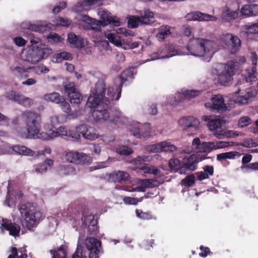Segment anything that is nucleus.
<instances>
[{
  "instance_id": "obj_1",
  "label": "nucleus",
  "mask_w": 258,
  "mask_h": 258,
  "mask_svg": "<svg viewBox=\"0 0 258 258\" xmlns=\"http://www.w3.org/2000/svg\"><path fill=\"white\" fill-rule=\"evenodd\" d=\"M120 82L119 85L115 88L108 87L106 92V84L103 81H99L95 85V89L93 92V95H90L86 103V105L93 106V104L96 105V102H102L106 104V102L111 103L114 100H118L121 96V88L123 83L126 79L120 76Z\"/></svg>"
},
{
  "instance_id": "obj_2",
  "label": "nucleus",
  "mask_w": 258,
  "mask_h": 258,
  "mask_svg": "<svg viewBox=\"0 0 258 258\" xmlns=\"http://www.w3.org/2000/svg\"><path fill=\"white\" fill-rule=\"evenodd\" d=\"M26 124L27 133L26 138L47 140L48 134L40 132L41 128V116L32 111H25L22 114Z\"/></svg>"
},
{
  "instance_id": "obj_3",
  "label": "nucleus",
  "mask_w": 258,
  "mask_h": 258,
  "mask_svg": "<svg viewBox=\"0 0 258 258\" xmlns=\"http://www.w3.org/2000/svg\"><path fill=\"white\" fill-rule=\"evenodd\" d=\"M213 41L201 38L190 39L187 45V49L192 55L203 57L206 61H209L213 55Z\"/></svg>"
},
{
  "instance_id": "obj_4",
  "label": "nucleus",
  "mask_w": 258,
  "mask_h": 258,
  "mask_svg": "<svg viewBox=\"0 0 258 258\" xmlns=\"http://www.w3.org/2000/svg\"><path fill=\"white\" fill-rule=\"evenodd\" d=\"M87 250L78 244L71 258H99L103 253L101 242L97 238L89 237L86 239Z\"/></svg>"
},
{
  "instance_id": "obj_5",
  "label": "nucleus",
  "mask_w": 258,
  "mask_h": 258,
  "mask_svg": "<svg viewBox=\"0 0 258 258\" xmlns=\"http://www.w3.org/2000/svg\"><path fill=\"white\" fill-rule=\"evenodd\" d=\"M19 210L24 218L25 224L28 229L36 227L44 219L41 212L32 203H27L20 205Z\"/></svg>"
},
{
  "instance_id": "obj_6",
  "label": "nucleus",
  "mask_w": 258,
  "mask_h": 258,
  "mask_svg": "<svg viewBox=\"0 0 258 258\" xmlns=\"http://www.w3.org/2000/svg\"><path fill=\"white\" fill-rule=\"evenodd\" d=\"M238 66L237 62L229 61L224 66L223 70L218 73V82L222 85L228 86L232 83Z\"/></svg>"
},
{
  "instance_id": "obj_7",
  "label": "nucleus",
  "mask_w": 258,
  "mask_h": 258,
  "mask_svg": "<svg viewBox=\"0 0 258 258\" xmlns=\"http://www.w3.org/2000/svg\"><path fill=\"white\" fill-rule=\"evenodd\" d=\"M203 121L207 122L209 129L214 132V135L219 139H222L226 136V132L223 130L222 126L223 120L217 116L212 115H204L202 117Z\"/></svg>"
},
{
  "instance_id": "obj_8",
  "label": "nucleus",
  "mask_w": 258,
  "mask_h": 258,
  "mask_svg": "<svg viewBox=\"0 0 258 258\" xmlns=\"http://www.w3.org/2000/svg\"><path fill=\"white\" fill-rule=\"evenodd\" d=\"M97 104L91 106L87 105L88 107L93 109L92 116L96 121L106 120L110 117L108 109L110 108L111 103L96 102ZM94 105V104H93Z\"/></svg>"
},
{
  "instance_id": "obj_9",
  "label": "nucleus",
  "mask_w": 258,
  "mask_h": 258,
  "mask_svg": "<svg viewBox=\"0 0 258 258\" xmlns=\"http://www.w3.org/2000/svg\"><path fill=\"white\" fill-rule=\"evenodd\" d=\"M64 89L72 106L79 107L83 98L82 94L77 90L75 83H68L64 86Z\"/></svg>"
},
{
  "instance_id": "obj_10",
  "label": "nucleus",
  "mask_w": 258,
  "mask_h": 258,
  "mask_svg": "<svg viewBox=\"0 0 258 258\" xmlns=\"http://www.w3.org/2000/svg\"><path fill=\"white\" fill-rule=\"evenodd\" d=\"M200 160L196 154L185 156L181 161L180 174L185 173L187 171L191 172L196 170Z\"/></svg>"
},
{
  "instance_id": "obj_11",
  "label": "nucleus",
  "mask_w": 258,
  "mask_h": 258,
  "mask_svg": "<svg viewBox=\"0 0 258 258\" xmlns=\"http://www.w3.org/2000/svg\"><path fill=\"white\" fill-rule=\"evenodd\" d=\"M205 106L212 111H216L219 113H222L226 111L227 109L223 96L219 94L212 97L211 102L206 103Z\"/></svg>"
},
{
  "instance_id": "obj_12",
  "label": "nucleus",
  "mask_w": 258,
  "mask_h": 258,
  "mask_svg": "<svg viewBox=\"0 0 258 258\" xmlns=\"http://www.w3.org/2000/svg\"><path fill=\"white\" fill-rule=\"evenodd\" d=\"M148 156H138L135 158L133 162L135 164H139L140 167L138 168L143 171L145 173L153 174L155 176H160L161 171L157 168H155L152 165L148 164H143L145 161H148Z\"/></svg>"
},
{
  "instance_id": "obj_13",
  "label": "nucleus",
  "mask_w": 258,
  "mask_h": 258,
  "mask_svg": "<svg viewBox=\"0 0 258 258\" xmlns=\"http://www.w3.org/2000/svg\"><path fill=\"white\" fill-rule=\"evenodd\" d=\"M6 97L25 107H29L33 104V100L32 99L25 97L24 95L14 91L7 92Z\"/></svg>"
},
{
  "instance_id": "obj_14",
  "label": "nucleus",
  "mask_w": 258,
  "mask_h": 258,
  "mask_svg": "<svg viewBox=\"0 0 258 258\" xmlns=\"http://www.w3.org/2000/svg\"><path fill=\"white\" fill-rule=\"evenodd\" d=\"M223 42L230 50L231 53H236L241 46V40L236 36L227 33L222 38Z\"/></svg>"
},
{
  "instance_id": "obj_15",
  "label": "nucleus",
  "mask_w": 258,
  "mask_h": 258,
  "mask_svg": "<svg viewBox=\"0 0 258 258\" xmlns=\"http://www.w3.org/2000/svg\"><path fill=\"white\" fill-rule=\"evenodd\" d=\"M88 158L89 157L86 154L78 152L70 151L66 154V159L68 162L76 164L89 163V161L87 160Z\"/></svg>"
},
{
  "instance_id": "obj_16",
  "label": "nucleus",
  "mask_w": 258,
  "mask_h": 258,
  "mask_svg": "<svg viewBox=\"0 0 258 258\" xmlns=\"http://www.w3.org/2000/svg\"><path fill=\"white\" fill-rule=\"evenodd\" d=\"M187 21H215L217 18L214 16L202 13L201 12L196 11L188 13L185 16Z\"/></svg>"
},
{
  "instance_id": "obj_17",
  "label": "nucleus",
  "mask_w": 258,
  "mask_h": 258,
  "mask_svg": "<svg viewBox=\"0 0 258 258\" xmlns=\"http://www.w3.org/2000/svg\"><path fill=\"white\" fill-rule=\"evenodd\" d=\"M1 228H4L9 232L10 235L16 237L18 236L20 233L21 228L20 226L15 223H12L10 219L3 218Z\"/></svg>"
},
{
  "instance_id": "obj_18",
  "label": "nucleus",
  "mask_w": 258,
  "mask_h": 258,
  "mask_svg": "<svg viewBox=\"0 0 258 258\" xmlns=\"http://www.w3.org/2000/svg\"><path fill=\"white\" fill-rule=\"evenodd\" d=\"M77 131L82 134V136L86 139L95 140L99 137V135L95 132V130L91 127H88L86 124H82L77 127Z\"/></svg>"
},
{
  "instance_id": "obj_19",
  "label": "nucleus",
  "mask_w": 258,
  "mask_h": 258,
  "mask_svg": "<svg viewBox=\"0 0 258 258\" xmlns=\"http://www.w3.org/2000/svg\"><path fill=\"white\" fill-rule=\"evenodd\" d=\"M81 220L83 224L87 225L88 221H89V224L88 225V232L90 235H95L98 231V227L97 225V221L94 220V217L92 215L85 216L84 213L82 214Z\"/></svg>"
},
{
  "instance_id": "obj_20",
  "label": "nucleus",
  "mask_w": 258,
  "mask_h": 258,
  "mask_svg": "<svg viewBox=\"0 0 258 258\" xmlns=\"http://www.w3.org/2000/svg\"><path fill=\"white\" fill-rule=\"evenodd\" d=\"M241 90H239L237 93L241 94L237 98V102L240 104H246L250 101L252 98H254L256 95L255 89L252 88H248L245 90L244 93H240Z\"/></svg>"
},
{
  "instance_id": "obj_21",
  "label": "nucleus",
  "mask_w": 258,
  "mask_h": 258,
  "mask_svg": "<svg viewBox=\"0 0 258 258\" xmlns=\"http://www.w3.org/2000/svg\"><path fill=\"white\" fill-rule=\"evenodd\" d=\"M129 176L127 172L118 170L109 174L108 179L111 182L122 183L128 180Z\"/></svg>"
},
{
  "instance_id": "obj_22",
  "label": "nucleus",
  "mask_w": 258,
  "mask_h": 258,
  "mask_svg": "<svg viewBox=\"0 0 258 258\" xmlns=\"http://www.w3.org/2000/svg\"><path fill=\"white\" fill-rule=\"evenodd\" d=\"M179 123L182 126L183 130L191 128L192 131H195L198 128L199 122L194 117L188 116L180 119Z\"/></svg>"
},
{
  "instance_id": "obj_23",
  "label": "nucleus",
  "mask_w": 258,
  "mask_h": 258,
  "mask_svg": "<svg viewBox=\"0 0 258 258\" xmlns=\"http://www.w3.org/2000/svg\"><path fill=\"white\" fill-rule=\"evenodd\" d=\"M68 41L72 47L82 48L85 47V40L74 33H70L68 35Z\"/></svg>"
},
{
  "instance_id": "obj_24",
  "label": "nucleus",
  "mask_w": 258,
  "mask_h": 258,
  "mask_svg": "<svg viewBox=\"0 0 258 258\" xmlns=\"http://www.w3.org/2000/svg\"><path fill=\"white\" fill-rule=\"evenodd\" d=\"M140 15L142 24L150 25L155 22L154 14L149 9L141 11Z\"/></svg>"
},
{
  "instance_id": "obj_25",
  "label": "nucleus",
  "mask_w": 258,
  "mask_h": 258,
  "mask_svg": "<svg viewBox=\"0 0 258 258\" xmlns=\"http://www.w3.org/2000/svg\"><path fill=\"white\" fill-rule=\"evenodd\" d=\"M146 126H142L141 127L139 126L134 127L131 130L130 133L138 139L149 137L150 136V131L149 130H146Z\"/></svg>"
},
{
  "instance_id": "obj_26",
  "label": "nucleus",
  "mask_w": 258,
  "mask_h": 258,
  "mask_svg": "<svg viewBox=\"0 0 258 258\" xmlns=\"http://www.w3.org/2000/svg\"><path fill=\"white\" fill-rule=\"evenodd\" d=\"M241 13L243 15L247 17L257 16L258 15V5H246L241 9Z\"/></svg>"
},
{
  "instance_id": "obj_27",
  "label": "nucleus",
  "mask_w": 258,
  "mask_h": 258,
  "mask_svg": "<svg viewBox=\"0 0 258 258\" xmlns=\"http://www.w3.org/2000/svg\"><path fill=\"white\" fill-rule=\"evenodd\" d=\"M35 47L37 49L38 54H39L40 61L47 58L52 53V49L44 44L41 43Z\"/></svg>"
},
{
  "instance_id": "obj_28",
  "label": "nucleus",
  "mask_w": 258,
  "mask_h": 258,
  "mask_svg": "<svg viewBox=\"0 0 258 258\" xmlns=\"http://www.w3.org/2000/svg\"><path fill=\"white\" fill-rule=\"evenodd\" d=\"M26 60L32 64L37 63L40 61L35 46H32L27 51L26 54Z\"/></svg>"
},
{
  "instance_id": "obj_29",
  "label": "nucleus",
  "mask_w": 258,
  "mask_h": 258,
  "mask_svg": "<svg viewBox=\"0 0 258 258\" xmlns=\"http://www.w3.org/2000/svg\"><path fill=\"white\" fill-rule=\"evenodd\" d=\"M100 13L102 22H104L106 24L107 23L115 26H119L120 25L119 20L109 15L107 11L102 10Z\"/></svg>"
},
{
  "instance_id": "obj_30",
  "label": "nucleus",
  "mask_w": 258,
  "mask_h": 258,
  "mask_svg": "<svg viewBox=\"0 0 258 258\" xmlns=\"http://www.w3.org/2000/svg\"><path fill=\"white\" fill-rule=\"evenodd\" d=\"M170 34V26L163 25L158 28L156 37L159 41H163Z\"/></svg>"
},
{
  "instance_id": "obj_31",
  "label": "nucleus",
  "mask_w": 258,
  "mask_h": 258,
  "mask_svg": "<svg viewBox=\"0 0 258 258\" xmlns=\"http://www.w3.org/2000/svg\"><path fill=\"white\" fill-rule=\"evenodd\" d=\"M33 69L32 67H24L23 66H19L14 68H11L12 72L15 75L25 78L28 77V75L26 73H29Z\"/></svg>"
},
{
  "instance_id": "obj_32",
  "label": "nucleus",
  "mask_w": 258,
  "mask_h": 258,
  "mask_svg": "<svg viewBox=\"0 0 258 258\" xmlns=\"http://www.w3.org/2000/svg\"><path fill=\"white\" fill-rule=\"evenodd\" d=\"M242 33L247 37L250 35L258 34V22L251 25H245L242 27Z\"/></svg>"
},
{
  "instance_id": "obj_33",
  "label": "nucleus",
  "mask_w": 258,
  "mask_h": 258,
  "mask_svg": "<svg viewBox=\"0 0 258 258\" xmlns=\"http://www.w3.org/2000/svg\"><path fill=\"white\" fill-rule=\"evenodd\" d=\"M256 75V69L254 67H252L251 69L246 70L244 73L242 74V76L246 82L252 83L257 80Z\"/></svg>"
},
{
  "instance_id": "obj_34",
  "label": "nucleus",
  "mask_w": 258,
  "mask_h": 258,
  "mask_svg": "<svg viewBox=\"0 0 258 258\" xmlns=\"http://www.w3.org/2000/svg\"><path fill=\"white\" fill-rule=\"evenodd\" d=\"M12 149L16 153L25 156H33L35 152L32 150L27 148L24 146L19 145H14L12 147Z\"/></svg>"
},
{
  "instance_id": "obj_35",
  "label": "nucleus",
  "mask_w": 258,
  "mask_h": 258,
  "mask_svg": "<svg viewBox=\"0 0 258 258\" xmlns=\"http://www.w3.org/2000/svg\"><path fill=\"white\" fill-rule=\"evenodd\" d=\"M241 154L237 151H232L219 154L217 155V160L219 161H222L224 160L229 159H233L236 157L239 158Z\"/></svg>"
},
{
  "instance_id": "obj_36",
  "label": "nucleus",
  "mask_w": 258,
  "mask_h": 258,
  "mask_svg": "<svg viewBox=\"0 0 258 258\" xmlns=\"http://www.w3.org/2000/svg\"><path fill=\"white\" fill-rule=\"evenodd\" d=\"M44 98L47 101H50L56 104H59L63 99V96L57 92L46 94L44 95Z\"/></svg>"
},
{
  "instance_id": "obj_37",
  "label": "nucleus",
  "mask_w": 258,
  "mask_h": 258,
  "mask_svg": "<svg viewBox=\"0 0 258 258\" xmlns=\"http://www.w3.org/2000/svg\"><path fill=\"white\" fill-rule=\"evenodd\" d=\"M4 204L9 207H12L13 206L15 205V200L13 198V192L11 190L10 183H9L7 187V194Z\"/></svg>"
},
{
  "instance_id": "obj_38",
  "label": "nucleus",
  "mask_w": 258,
  "mask_h": 258,
  "mask_svg": "<svg viewBox=\"0 0 258 258\" xmlns=\"http://www.w3.org/2000/svg\"><path fill=\"white\" fill-rule=\"evenodd\" d=\"M168 165L171 170L180 173L181 161L177 158L171 159L169 161Z\"/></svg>"
},
{
  "instance_id": "obj_39",
  "label": "nucleus",
  "mask_w": 258,
  "mask_h": 258,
  "mask_svg": "<svg viewBox=\"0 0 258 258\" xmlns=\"http://www.w3.org/2000/svg\"><path fill=\"white\" fill-rule=\"evenodd\" d=\"M50 253L52 254V258H66L67 252L63 245H61L57 250H50Z\"/></svg>"
},
{
  "instance_id": "obj_40",
  "label": "nucleus",
  "mask_w": 258,
  "mask_h": 258,
  "mask_svg": "<svg viewBox=\"0 0 258 258\" xmlns=\"http://www.w3.org/2000/svg\"><path fill=\"white\" fill-rule=\"evenodd\" d=\"M83 20L91 25L94 26H101L104 27L106 25V24L104 22H102L100 20H97L95 19H92L87 15H84L83 16Z\"/></svg>"
},
{
  "instance_id": "obj_41",
  "label": "nucleus",
  "mask_w": 258,
  "mask_h": 258,
  "mask_svg": "<svg viewBox=\"0 0 258 258\" xmlns=\"http://www.w3.org/2000/svg\"><path fill=\"white\" fill-rule=\"evenodd\" d=\"M59 132L52 131L50 135H48L47 139H48L49 138L52 139L54 137H58L59 135L68 137L70 130H68L67 128L65 126H60L59 127Z\"/></svg>"
},
{
  "instance_id": "obj_42",
  "label": "nucleus",
  "mask_w": 258,
  "mask_h": 258,
  "mask_svg": "<svg viewBox=\"0 0 258 258\" xmlns=\"http://www.w3.org/2000/svg\"><path fill=\"white\" fill-rule=\"evenodd\" d=\"M159 185L157 180L154 179H146L142 181V185L145 187L153 188Z\"/></svg>"
},
{
  "instance_id": "obj_43",
  "label": "nucleus",
  "mask_w": 258,
  "mask_h": 258,
  "mask_svg": "<svg viewBox=\"0 0 258 258\" xmlns=\"http://www.w3.org/2000/svg\"><path fill=\"white\" fill-rule=\"evenodd\" d=\"M108 40L112 44H114L117 46L121 45V41L120 39V37L113 33H109L107 36Z\"/></svg>"
},
{
  "instance_id": "obj_44",
  "label": "nucleus",
  "mask_w": 258,
  "mask_h": 258,
  "mask_svg": "<svg viewBox=\"0 0 258 258\" xmlns=\"http://www.w3.org/2000/svg\"><path fill=\"white\" fill-rule=\"evenodd\" d=\"M181 183L185 186H192L195 183V176L194 174L187 175L181 180Z\"/></svg>"
},
{
  "instance_id": "obj_45",
  "label": "nucleus",
  "mask_w": 258,
  "mask_h": 258,
  "mask_svg": "<svg viewBox=\"0 0 258 258\" xmlns=\"http://www.w3.org/2000/svg\"><path fill=\"white\" fill-rule=\"evenodd\" d=\"M213 144L212 142H203L199 152L201 153H210L213 150Z\"/></svg>"
},
{
  "instance_id": "obj_46",
  "label": "nucleus",
  "mask_w": 258,
  "mask_h": 258,
  "mask_svg": "<svg viewBox=\"0 0 258 258\" xmlns=\"http://www.w3.org/2000/svg\"><path fill=\"white\" fill-rule=\"evenodd\" d=\"M161 144H162V146H163V152H173L177 150V147L175 145L171 144L170 142L167 141L161 142Z\"/></svg>"
},
{
  "instance_id": "obj_47",
  "label": "nucleus",
  "mask_w": 258,
  "mask_h": 258,
  "mask_svg": "<svg viewBox=\"0 0 258 258\" xmlns=\"http://www.w3.org/2000/svg\"><path fill=\"white\" fill-rule=\"evenodd\" d=\"M202 92L200 90H186L183 91V95L185 98L190 99L198 96Z\"/></svg>"
},
{
  "instance_id": "obj_48",
  "label": "nucleus",
  "mask_w": 258,
  "mask_h": 258,
  "mask_svg": "<svg viewBox=\"0 0 258 258\" xmlns=\"http://www.w3.org/2000/svg\"><path fill=\"white\" fill-rule=\"evenodd\" d=\"M139 23L141 24V21L139 16H132L128 20V26L131 28L138 27Z\"/></svg>"
},
{
  "instance_id": "obj_49",
  "label": "nucleus",
  "mask_w": 258,
  "mask_h": 258,
  "mask_svg": "<svg viewBox=\"0 0 258 258\" xmlns=\"http://www.w3.org/2000/svg\"><path fill=\"white\" fill-rule=\"evenodd\" d=\"M56 61L60 62L63 60H70L72 58V54L67 52H62L56 54Z\"/></svg>"
},
{
  "instance_id": "obj_50",
  "label": "nucleus",
  "mask_w": 258,
  "mask_h": 258,
  "mask_svg": "<svg viewBox=\"0 0 258 258\" xmlns=\"http://www.w3.org/2000/svg\"><path fill=\"white\" fill-rule=\"evenodd\" d=\"M116 152L121 155H130L133 153V150L127 146H122L117 148Z\"/></svg>"
},
{
  "instance_id": "obj_51",
  "label": "nucleus",
  "mask_w": 258,
  "mask_h": 258,
  "mask_svg": "<svg viewBox=\"0 0 258 258\" xmlns=\"http://www.w3.org/2000/svg\"><path fill=\"white\" fill-rule=\"evenodd\" d=\"M162 144H161V142H160L158 144L149 145L147 147V150L151 153H158L163 152V146H162Z\"/></svg>"
},
{
  "instance_id": "obj_52",
  "label": "nucleus",
  "mask_w": 258,
  "mask_h": 258,
  "mask_svg": "<svg viewBox=\"0 0 258 258\" xmlns=\"http://www.w3.org/2000/svg\"><path fill=\"white\" fill-rule=\"evenodd\" d=\"M136 213L137 217L143 220H150L152 218V216L150 212H143L141 210L137 209Z\"/></svg>"
},
{
  "instance_id": "obj_53",
  "label": "nucleus",
  "mask_w": 258,
  "mask_h": 258,
  "mask_svg": "<svg viewBox=\"0 0 258 258\" xmlns=\"http://www.w3.org/2000/svg\"><path fill=\"white\" fill-rule=\"evenodd\" d=\"M123 118L122 113L119 110H115L114 114V116H111L110 120L111 122L117 124L121 121Z\"/></svg>"
},
{
  "instance_id": "obj_54",
  "label": "nucleus",
  "mask_w": 258,
  "mask_h": 258,
  "mask_svg": "<svg viewBox=\"0 0 258 258\" xmlns=\"http://www.w3.org/2000/svg\"><path fill=\"white\" fill-rule=\"evenodd\" d=\"M237 13L234 11H230L229 10H227L223 15L224 18L227 20L234 19L237 18Z\"/></svg>"
},
{
  "instance_id": "obj_55",
  "label": "nucleus",
  "mask_w": 258,
  "mask_h": 258,
  "mask_svg": "<svg viewBox=\"0 0 258 258\" xmlns=\"http://www.w3.org/2000/svg\"><path fill=\"white\" fill-rule=\"evenodd\" d=\"M53 164V161L52 159L47 158L44 161V165H41L40 166V167L37 168L36 169V171H40V170H42V171H46L47 170V167L45 166V165H48L49 167H51Z\"/></svg>"
},
{
  "instance_id": "obj_56",
  "label": "nucleus",
  "mask_w": 258,
  "mask_h": 258,
  "mask_svg": "<svg viewBox=\"0 0 258 258\" xmlns=\"http://www.w3.org/2000/svg\"><path fill=\"white\" fill-rule=\"evenodd\" d=\"M56 21L57 25L64 27L69 26L72 23V21L70 20L63 18L62 17H58L56 19Z\"/></svg>"
},
{
  "instance_id": "obj_57",
  "label": "nucleus",
  "mask_w": 258,
  "mask_h": 258,
  "mask_svg": "<svg viewBox=\"0 0 258 258\" xmlns=\"http://www.w3.org/2000/svg\"><path fill=\"white\" fill-rule=\"evenodd\" d=\"M59 104H60V107L63 111L68 113L71 112V108L69 103L64 98L63 101L59 103Z\"/></svg>"
},
{
  "instance_id": "obj_58",
  "label": "nucleus",
  "mask_w": 258,
  "mask_h": 258,
  "mask_svg": "<svg viewBox=\"0 0 258 258\" xmlns=\"http://www.w3.org/2000/svg\"><path fill=\"white\" fill-rule=\"evenodd\" d=\"M251 120L248 117H242L240 118L238 121V126L243 127L250 123Z\"/></svg>"
},
{
  "instance_id": "obj_59",
  "label": "nucleus",
  "mask_w": 258,
  "mask_h": 258,
  "mask_svg": "<svg viewBox=\"0 0 258 258\" xmlns=\"http://www.w3.org/2000/svg\"><path fill=\"white\" fill-rule=\"evenodd\" d=\"M174 102H172V105H177L179 102H182L183 99L185 98L183 95V92L182 93H176L175 94V96L174 97Z\"/></svg>"
},
{
  "instance_id": "obj_60",
  "label": "nucleus",
  "mask_w": 258,
  "mask_h": 258,
  "mask_svg": "<svg viewBox=\"0 0 258 258\" xmlns=\"http://www.w3.org/2000/svg\"><path fill=\"white\" fill-rule=\"evenodd\" d=\"M80 134L77 130L76 132L70 130L68 137L71 138L74 141H79L81 137Z\"/></svg>"
},
{
  "instance_id": "obj_61",
  "label": "nucleus",
  "mask_w": 258,
  "mask_h": 258,
  "mask_svg": "<svg viewBox=\"0 0 258 258\" xmlns=\"http://www.w3.org/2000/svg\"><path fill=\"white\" fill-rule=\"evenodd\" d=\"M67 6V4L64 2H60L57 5L54 7L52 11L54 14H58L61 10L64 9Z\"/></svg>"
},
{
  "instance_id": "obj_62",
  "label": "nucleus",
  "mask_w": 258,
  "mask_h": 258,
  "mask_svg": "<svg viewBox=\"0 0 258 258\" xmlns=\"http://www.w3.org/2000/svg\"><path fill=\"white\" fill-rule=\"evenodd\" d=\"M200 249L201 250V252L199 253V255L202 257H206L210 253H212L210 248L208 247H205L203 245H201Z\"/></svg>"
},
{
  "instance_id": "obj_63",
  "label": "nucleus",
  "mask_w": 258,
  "mask_h": 258,
  "mask_svg": "<svg viewBox=\"0 0 258 258\" xmlns=\"http://www.w3.org/2000/svg\"><path fill=\"white\" fill-rule=\"evenodd\" d=\"M13 40L16 45L20 47L24 46L27 42V41L24 39L20 36H18L14 38Z\"/></svg>"
},
{
  "instance_id": "obj_64",
  "label": "nucleus",
  "mask_w": 258,
  "mask_h": 258,
  "mask_svg": "<svg viewBox=\"0 0 258 258\" xmlns=\"http://www.w3.org/2000/svg\"><path fill=\"white\" fill-rule=\"evenodd\" d=\"M123 201L126 204L132 205H137L138 203L137 199L127 197L124 198Z\"/></svg>"
}]
</instances>
